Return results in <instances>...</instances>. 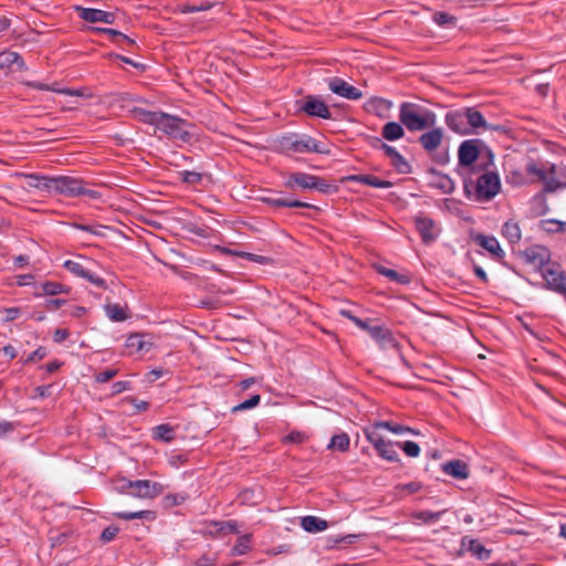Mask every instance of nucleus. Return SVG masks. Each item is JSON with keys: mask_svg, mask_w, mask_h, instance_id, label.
<instances>
[{"mask_svg": "<svg viewBox=\"0 0 566 566\" xmlns=\"http://www.w3.org/2000/svg\"><path fill=\"white\" fill-rule=\"evenodd\" d=\"M464 196L476 202H489L501 191V180L497 172L485 170L476 179L463 180Z\"/></svg>", "mask_w": 566, "mask_h": 566, "instance_id": "1", "label": "nucleus"}, {"mask_svg": "<svg viewBox=\"0 0 566 566\" xmlns=\"http://www.w3.org/2000/svg\"><path fill=\"white\" fill-rule=\"evenodd\" d=\"M398 117L409 132H423L437 124V114L423 105L402 102L399 105Z\"/></svg>", "mask_w": 566, "mask_h": 566, "instance_id": "2", "label": "nucleus"}, {"mask_svg": "<svg viewBox=\"0 0 566 566\" xmlns=\"http://www.w3.org/2000/svg\"><path fill=\"white\" fill-rule=\"evenodd\" d=\"M277 149L285 155L292 154H323L329 155L331 149L324 143L307 134L289 133L276 139Z\"/></svg>", "mask_w": 566, "mask_h": 566, "instance_id": "3", "label": "nucleus"}, {"mask_svg": "<svg viewBox=\"0 0 566 566\" xmlns=\"http://www.w3.org/2000/svg\"><path fill=\"white\" fill-rule=\"evenodd\" d=\"M54 195H63L66 197H88L97 200L101 198V192L94 189L86 188L84 181L71 176H56L54 185Z\"/></svg>", "mask_w": 566, "mask_h": 566, "instance_id": "4", "label": "nucleus"}, {"mask_svg": "<svg viewBox=\"0 0 566 566\" xmlns=\"http://www.w3.org/2000/svg\"><path fill=\"white\" fill-rule=\"evenodd\" d=\"M159 119L160 124L157 129L161 130L170 138L178 139L184 143H189L192 139V134L188 130V127H190L191 124L186 119L167 113H163Z\"/></svg>", "mask_w": 566, "mask_h": 566, "instance_id": "5", "label": "nucleus"}, {"mask_svg": "<svg viewBox=\"0 0 566 566\" xmlns=\"http://www.w3.org/2000/svg\"><path fill=\"white\" fill-rule=\"evenodd\" d=\"M367 441L374 447L378 457L389 461L398 462L399 454L395 449V444L390 440H386L381 437L379 431L371 428L364 429Z\"/></svg>", "mask_w": 566, "mask_h": 566, "instance_id": "6", "label": "nucleus"}, {"mask_svg": "<svg viewBox=\"0 0 566 566\" xmlns=\"http://www.w3.org/2000/svg\"><path fill=\"white\" fill-rule=\"evenodd\" d=\"M296 106L298 113H305L310 117L333 118L329 107L316 95H306L303 99L296 102Z\"/></svg>", "mask_w": 566, "mask_h": 566, "instance_id": "7", "label": "nucleus"}, {"mask_svg": "<svg viewBox=\"0 0 566 566\" xmlns=\"http://www.w3.org/2000/svg\"><path fill=\"white\" fill-rule=\"evenodd\" d=\"M545 287L566 297V273L559 264L552 263L542 272Z\"/></svg>", "mask_w": 566, "mask_h": 566, "instance_id": "8", "label": "nucleus"}, {"mask_svg": "<svg viewBox=\"0 0 566 566\" xmlns=\"http://www.w3.org/2000/svg\"><path fill=\"white\" fill-rule=\"evenodd\" d=\"M370 322V319H364L365 327L359 328L367 332L380 348L389 349L398 346V342L389 328L384 325H371Z\"/></svg>", "mask_w": 566, "mask_h": 566, "instance_id": "9", "label": "nucleus"}, {"mask_svg": "<svg viewBox=\"0 0 566 566\" xmlns=\"http://www.w3.org/2000/svg\"><path fill=\"white\" fill-rule=\"evenodd\" d=\"M482 147H484V143L481 139L473 138L463 140L458 148L459 166H472L479 158Z\"/></svg>", "mask_w": 566, "mask_h": 566, "instance_id": "10", "label": "nucleus"}, {"mask_svg": "<svg viewBox=\"0 0 566 566\" xmlns=\"http://www.w3.org/2000/svg\"><path fill=\"white\" fill-rule=\"evenodd\" d=\"M524 262L531 266H533L536 271L543 272L552 263L551 261V252L543 245H533L531 248L525 249L521 253Z\"/></svg>", "mask_w": 566, "mask_h": 566, "instance_id": "11", "label": "nucleus"}, {"mask_svg": "<svg viewBox=\"0 0 566 566\" xmlns=\"http://www.w3.org/2000/svg\"><path fill=\"white\" fill-rule=\"evenodd\" d=\"M164 491L163 484L150 480H135L129 495L138 499H155Z\"/></svg>", "mask_w": 566, "mask_h": 566, "instance_id": "12", "label": "nucleus"}, {"mask_svg": "<svg viewBox=\"0 0 566 566\" xmlns=\"http://www.w3.org/2000/svg\"><path fill=\"white\" fill-rule=\"evenodd\" d=\"M467 111V123L469 125V132L478 133L480 129L483 130H494V132H504V127L501 125H491L488 124L483 114L478 111L475 107H465Z\"/></svg>", "mask_w": 566, "mask_h": 566, "instance_id": "13", "label": "nucleus"}, {"mask_svg": "<svg viewBox=\"0 0 566 566\" xmlns=\"http://www.w3.org/2000/svg\"><path fill=\"white\" fill-rule=\"evenodd\" d=\"M465 107L450 111L444 116L448 128L459 135H470Z\"/></svg>", "mask_w": 566, "mask_h": 566, "instance_id": "14", "label": "nucleus"}, {"mask_svg": "<svg viewBox=\"0 0 566 566\" xmlns=\"http://www.w3.org/2000/svg\"><path fill=\"white\" fill-rule=\"evenodd\" d=\"M328 88L336 95L345 97L350 101H357L363 97V93L357 87L348 84L340 77H333L328 80Z\"/></svg>", "mask_w": 566, "mask_h": 566, "instance_id": "15", "label": "nucleus"}, {"mask_svg": "<svg viewBox=\"0 0 566 566\" xmlns=\"http://www.w3.org/2000/svg\"><path fill=\"white\" fill-rule=\"evenodd\" d=\"M413 223L424 244L433 242L438 237L434 221L427 216H416Z\"/></svg>", "mask_w": 566, "mask_h": 566, "instance_id": "16", "label": "nucleus"}, {"mask_svg": "<svg viewBox=\"0 0 566 566\" xmlns=\"http://www.w3.org/2000/svg\"><path fill=\"white\" fill-rule=\"evenodd\" d=\"M473 241L479 247L486 250L493 260L502 261L504 259L505 252L501 248V245L495 237L479 233L473 237Z\"/></svg>", "mask_w": 566, "mask_h": 566, "instance_id": "17", "label": "nucleus"}, {"mask_svg": "<svg viewBox=\"0 0 566 566\" xmlns=\"http://www.w3.org/2000/svg\"><path fill=\"white\" fill-rule=\"evenodd\" d=\"M77 11L80 18L90 23L104 22L107 24H113L116 20V14L114 12H108L101 9L78 7Z\"/></svg>", "mask_w": 566, "mask_h": 566, "instance_id": "18", "label": "nucleus"}, {"mask_svg": "<svg viewBox=\"0 0 566 566\" xmlns=\"http://www.w3.org/2000/svg\"><path fill=\"white\" fill-rule=\"evenodd\" d=\"M153 348V343L145 334H132L125 342L126 354L129 356L148 353Z\"/></svg>", "mask_w": 566, "mask_h": 566, "instance_id": "19", "label": "nucleus"}, {"mask_svg": "<svg viewBox=\"0 0 566 566\" xmlns=\"http://www.w3.org/2000/svg\"><path fill=\"white\" fill-rule=\"evenodd\" d=\"M443 139V130L441 127H431L428 132L419 137V144L427 153H433L439 148Z\"/></svg>", "mask_w": 566, "mask_h": 566, "instance_id": "20", "label": "nucleus"}, {"mask_svg": "<svg viewBox=\"0 0 566 566\" xmlns=\"http://www.w3.org/2000/svg\"><path fill=\"white\" fill-rule=\"evenodd\" d=\"M442 471L458 480H463L469 476V467L468 464L462 460H451L441 465Z\"/></svg>", "mask_w": 566, "mask_h": 566, "instance_id": "21", "label": "nucleus"}, {"mask_svg": "<svg viewBox=\"0 0 566 566\" xmlns=\"http://www.w3.org/2000/svg\"><path fill=\"white\" fill-rule=\"evenodd\" d=\"M314 180H316V176L306 174V172H294L290 175L286 180V187L293 188L295 186L301 187L303 189H313Z\"/></svg>", "mask_w": 566, "mask_h": 566, "instance_id": "22", "label": "nucleus"}, {"mask_svg": "<svg viewBox=\"0 0 566 566\" xmlns=\"http://www.w3.org/2000/svg\"><path fill=\"white\" fill-rule=\"evenodd\" d=\"M350 181H356L374 188L387 189L392 187V182L389 180H382L374 175H352L347 177Z\"/></svg>", "mask_w": 566, "mask_h": 566, "instance_id": "23", "label": "nucleus"}, {"mask_svg": "<svg viewBox=\"0 0 566 566\" xmlns=\"http://www.w3.org/2000/svg\"><path fill=\"white\" fill-rule=\"evenodd\" d=\"M36 289L40 291L35 292V296H42V295L54 296V295L62 294V293L67 294L70 292L69 287H66L65 285H63L59 282H53V281H46V282L40 283L39 285H36Z\"/></svg>", "mask_w": 566, "mask_h": 566, "instance_id": "24", "label": "nucleus"}, {"mask_svg": "<svg viewBox=\"0 0 566 566\" xmlns=\"http://www.w3.org/2000/svg\"><path fill=\"white\" fill-rule=\"evenodd\" d=\"M405 126L399 122H388L381 128V136L388 142H395L405 136Z\"/></svg>", "mask_w": 566, "mask_h": 566, "instance_id": "25", "label": "nucleus"}, {"mask_svg": "<svg viewBox=\"0 0 566 566\" xmlns=\"http://www.w3.org/2000/svg\"><path fill=\"white\" fill-rule=\"evenodd\" d=\"M369 428L375 429L376 431L379 429H386L395 434L416 433V431L410 427L387 420L376 421Z\"/></svg>", "mask_w": 566, "mask_h": 566, "instance_id": "26", "label": "nucleus"}, {"mask_svg": "<svg viewBox=\"0 0 566 566\" xmlns=\"http://www.w3.org/2000/svg\"><path fill=\"white\" fill-rule=\"evenodd\" d=\"M263 201L272 207H287V208H312L316 209L314 205L308 202L293 200L287 198H264Z\"/></svg>", "mask_w": 566, "mask_h": 566, "instance_id": "27", "label": "nucleus"}, {"mask_svg": "<svg viewBox=\"0 0 566 566\" xmlns=\"http://www.w3.org/2000/svg\"><path fill=\"white\" fill-rule=\"evenodd\" d=\"M17 66L18 70L25 67L22 56L12 51H4L0 53V67Z\"/></svg>", "mask_w": 566, "mask_h": 566, "instance_id": "28", "label": "nucleus"}, {"mask_svg": "<svg viewBox=\"0 0 566 566\" xmlns=\"http://www.w3.org/2000/svg\"><path fill=\"white\" fill-rule=\"evenodd\" d=\"M301 526L310 533L322 532L327 528L328 524L325 520L317 516L307 515L302 517Z\"/></svg>", "mask_w": 566, "mask_h": 566, "instance_id": "29", "label": "nucleus"}, {"mask_svg": "<svg viewBox=\"0 0 566 566\" xmlns=\"http://www.w3.org/2000/svg\"><path fill=\"white\" fill-rule=\"evenodd\" d=\"M133 113L135 117L140 122L154 125L157 128L158 125L160 124L159 117L163 115L164 112H153L140 107H136L134 108Z\"/></svg>", "mask_w": 566, "mask_h": 566, "instance_id": "30", "label": "nucleus"}, {"mask_svg": "<svg viewBox=\"0 0 566 566\" xmlns=\"http://www.w3.org/2000/svg\"><path fill=\"white\" fill-rule=\"evenodd\" d=\"M502 235L512 244L520 242L522 233L518 223L512 220L506 221L502 227Z\"/></svg>", "mask_w": 566, "mask_h": 566, "instance_id": "31", "label": "nucleus"}, {"mask_svg": "<svg viewBox=\"0 0 566 566\" xmlns=\"http://www.w3.org/2000/svg\"><path fill=\"white\" fill-rule=\"evenodd\" d=\"M377 272L387 279H389L392 282L399 283V284H409L411 282V277L409 274L406 273H399L396 270L388 269L385 266H377Z\"/></svg>", "mask_w": 566, "mask_h": 566, "instance_id": "32", "label": "nucleus"}, {"mask_svg": "<svg viewBox=\"0 0 566 566\" xmlns=\"http://www.w3.org/2000/svg\"><path fill=\"white\" fill-rule=\"evenodd\" d=\"M559 167L552 164L548 168L547 172V180L545 185L546 191H555L556 189L560 187H566V181H559L556 177L558 176Z\"/></svg>", "mask_w": 566, "mask_h": 566, "instance_id": "33", "label": "nucleus"}, {"mask_svg": "<svg viewBox=\"0 0 566 566\" xmlns=\"http://www.w3.org/2000/svg\"><path fill=\"white\" fill-rule=\"evenodd\" d=\"M208 525L211 527H216V534H221V533L238 534L239 533V524L234 520L209 521Z\"/></svg>", "mask_w": 566, "mask_h": 566, "instance_id": "34", "label": "nucleus"}, {"mask_svg": "<svg viewBox=\"0 0 566 566\" xmlns=\"http://www.w3.org/2000/svg\"><path fill=\"white\" fill-rule=\"evenodd\" d=\"M251 539H252L251 534H244V535L239 536L235 545L231 549V555L232 556H242V555H245L248 552H250Z\"/></svg>", "mask_w": 566, "mask_h": 566, "instance_id": "35", "label": "nucleus"}, {"mask_svg": "<svg viewBox=\"0 0 566 566\" xmlns=\"http://www.w3.org/2000/svg\"><path fill=\"white\" fill-rule=\"evenodd\" d=\"M433 186L441 189L444 193H451L454 190L453 180L446 174L436 172Z\"/></svg>", "mask_w": 566, "mask_h": 566, "instance_id": "36", "label": "nucleus"}, {"mask_svg": "<svg viewBox=\"0 0 566 566\" xmlns=\"http://www.w3.org/2000/svg\"><path fill=\"white\" fill-rule=\"evenodd\" d=\"M154 438L164 442H170L175 438V430L168 423H163L154 428Z\"/></svg>", "mask_w": 566, "mask_h": 566, "instance_id": "37", "label": "nucleus"}, {"mask_svg": "<svg viewBox=\"0 0 566 566\" xmlns=\"http://www.w3.org/2000/svg\"><path fill=\"white\" fill-rule=\"evenodd\" d=\"M105 312L107 317L113 322H124L127 318L125 310L119 304H107Z\"/></svg>", "mask_w": 566, "mask_h": 566, "instance_id": "38", "label": "nucleus"}, {"mask_svg": "<svg viewBox=\"0 0 566 566\" xmlns=\"http://www.w3.org/2000/svg\"><path fill=\"white\" fill-rule=\"evenodd\" d=\"M443 511L440 512H431V511H417L411 514V516L416 520L421 521L423 524H432L440 520Z\"/></svg>", "mask_w": 566, "mask_h": 566, "instance_id": "39", "label": "nucleus"}, {"mask_svg": "<svg viewBox=\"0 0 566 566\" xmlns=\"http://www.w3.org/2000/svg\"><path fill=\"white\" fill-rule=\"evenodd\" d=\"M329 449H337L342 452H345L349 449V437L347 433L343 432L339 434L333 436L331 443L328 444Z\"/></svg>", "mask_w": 566, "mask_h": 566, "instance_id": "40", "label": "nucleus"}, {"mask_svg": "<svg viewBox=\"0 0 566 566\" xmlns=\"http://www.w3.org/2000/svg\"><path fill=\"white\" fill-rule=\"evenodd\" d=\"M469 551L479 559L485 560L491 556V551L486 549L479 541L470 539Z\"/></svg>", "mask_w": 566, "mask_h": 566, "instance_id": "41", "label": "nucleus"}, {"mask_svg": "<svg viewBox=\"0 0 566 566\" xmlns=\"http://www.w3.org/2000/svg\"><path fill=\"white\" fill-rule=\"evenodd\" d=\"M432 20L440 27H454L457 23V18L444 11L434 12Z\"/></svg>", "mask_w": 566, "mask_h": 566, "instance_id": "42", "label": "nucleus"}, {"mask_svg": "<svg viewBox=\"0 0 566 566\" xmlns=\"http://www.w3.org/2000/svg\"><path fill=\"white\" fill-rule=\"evenodd\" d=\"M115 516L125 521L136 520V518H154L153 511H137V512H116Z\"/></svg>", "mask_w": 566, "mask_h": 566, "instance_id": "43", "label": "nucleus"}, {"mask_svg": "<svg viewBox=\"0 0 566 566\" xmlns=\"http://www.w3.org/2000/svg\"><path fill=\"white\" fill-rule=\"evenodd\" d=\"M223 252L226 254H234L242 259L259 263V264H266L269 262V258L264 255L253 254L249 252H232L230 249H223Z\"/></svg>", "mask_w": 566, "mask_h": 566, "instance_id": "44", "label": "nucleus"}, {"mask_svg": "<svg viewBox=\"0 0 566 566\" xmlns=\"http://www.w3.org/2000/svg\"><path fill=\"white\" fill-rule=\"evenodd\" d=\"M63 268L70 271L72 274L78 277L87 276V269L83 264L73 260H66L63 263Z\"/></svg>", "mask_w": 566, "mask_h": 566, "instance_id": "45", "label": "nucleus"}, {"mask_svg": "<svg viewBox=\"0 0 566 566\" xmlns=\"http://www.w3.org/2000/svg\"><path fill=\"white\" fill-rule=\"evenodd\" d=\"M261 401V396L255 394V395H252L249 399L240 402L239 405L234 406L232 408V412H238V411H243V410H248V409H251V408H254L256 407Z\"/></svg>", "mask_w": 566, "mask_h": 566, "instance_id": "46", "label": "nucleus"}, {"mask_svg": "<svg viewBox=\"0 0 566 566\" xmlns=\"http://www.w3.org/2000/svg\"><path fill=\"white\" fill-rule=\"evenodd\" d=\"M369 103L378 115H381L382 112H388L392 107V102L382 97H374Z\"/></svg>", "mask_w": 566, "mask_h": 566, "instance_id": "47", "label": "nucleus"}, {"mask_svg": "<svg viewBox=\"0 0 566 566\" xmlns=\"http://www.w3.org/2000/svg\"><path fill=\"white\" fill-rule=\"evenodd\" d=\"M390 161L392 167L400 174H409L411 171L410 165L400 154L396 155Z\"/></svg>", "mask_w": 566, "mask_h": 566, "instance_id": "48", "label": "nucleus"}, {"mask_svg": "<svg viewBox=\"0 0 566 566\" xmlns=\"http://www.w3.org/2000/svg\"><path fill=\"white\" fill-rule=\"evenodd\" d=\"M313 189L322 192V193H331L337 191V186L328 184L324 178L316 176V180H314Z\"/></svg>", "mask_w": 566, "mask_h": 566, "instance_id": "49", "label": "nucleus"}, {"mask_svg": "<svg viewBox=\"0 0 566 566\" xmlns=\"http://www.w3.org/2000/svg\"><path fill=\"white\" fill-rule=\"evenodd\" d=\"M525 170L527 174L536 176L539 181H544L546 184L547 172L545 169L537 167L535 161L531 160L527 163Z\"/></svg>", "mask_w": 566, "mask_h": 566, "instance_id": "50", "label": "nucleus"}, {"mask_svg": "<svg viewBox=\"0 0 566 566\" xmlns=\"http://www.w3.org/2000/svg\"><path fill=\"white\" fill-rule=\"evenodd\" d=\"M133 483L132 480L119 478L113 482V489L118 493L129 494V491H133Z\"/></svg>", "mask_w": 566, "mask_h": 566, "instance_id": "51", "label": "nucleus"}, {"mask_svg": "<svg viewBox=\"0 0 566 566\" xmlns=\"http://www.w3.org/2000/svg\"><path fill=\"white\" fill-rule=\"evenodd\" d=\"M179 174H180L181 180L188 185L195 186V185L200 184L202 180V175L197 171L184 170V171H180Z\"/></svg>", "mask_w": 566, "mask_h": 566, "instance_id": "52", "label": "nucleus"}, {"mask_svg": "<svg viewBox=\"0 0 566 566\" xmlns=\"http://www.w3.org/2000/svg\"><path fill=\"white\" fill-rule=\"evenodd\" d=\"M403 452L411 458H416L420 454V447L413 441H405L403 443H397Z\"/></svg>", "mask_w": 566, "mask_h": 566, "instance_id": "53", "label": "nucleus"}, {"mask_svg": "<svg viewBox=\"0 0 566 566\" xmlns=\"http://www.w3.org/2000/svg\"><path fill=\"white\" fill-rule=\"evenodd\" d=\"M117 374L118 369L108 368L104 371L95 374L94 379L97 384H104L113 379L115 376H117Z\"/></svg>", "mask_w": 566, "mask_h": 566, "instance_id": "54", "label": "nucleus"}, {"mask_svg": "<svg viewBox=\"0 0 566 566\" xmlns=\"http://www.w3.org/2000/svg\"><path fill=\"white\" fill-rule=\"evenodd\" d=\"M306 434L301 431H292L283 438L284 443L301 444L306 440Z\"/></svg>", "mask_w": 566, "mask_h": 566, "instance_id": "55", "label": "nucleus"}, {"mask_svg": "<svg viewBox=\"0 0 566 566\" xmlns=\"http://www.w3.org/2000/svg\"><path fill=\"white\" fill-rule=\"evenodd\" d=\"M92 31L93 32H97V33L107 34L109 36V39L113 41V43H115L116 45L119 44V38H120L122 32H119V31H117L115 29H111V28H93Z\"/></svg>", "mask_w": 566, "mask_h": 566, "instance_id": "56", "label": "nucleus"}, {"mask_svg": "<svg viewBox=\"0 0 566 566\" xmlns=\"http://www.w3.org/2000/svg\"><path fill=\"white\" fill-rule=\"evenodd\" d=\"M125 402H129L135 408V413L140 411H146L149 407V403L145 400H138L137 398L133 396H127L123 399Z\"/></svg>", "mask_w": 566, "mask_h": 566, "instance_id": "57", "label": "nucleus"}, {"mask_svg": "<svg viewBox=\"0 0 566 566\" xmlns=\"http://www.w3.org/2000/svg\"><path fill=\"white\" fill-rule=\"evenodd\" d=\"M39 184L40 190L48 191L49 193H54L55 177L42 175Z\"/></svg>", "mask_w": 566, "mask_h": 566, "instance_id": "58", "label": "nucleus"}, {"mask_svg": "<svg viewBox=\"0 0 566 566\" xmlns=\"http://www.w3.org/2000/svg\"><path fill=\"white\" fill-rule=\"evenodd\" d=\"M118 532H119V528L117 526H115V525L107 526L102 532L99 538L103 543H109L116 537Z\"/></svg>", "mask_w": 566, "mask_h": 566, "instance_id": "59", "label": "nucleus"}, {"mask_svg": "<svg viewBox=\"0 0 566 566\" xmlns=\"http://www.w3.org/2000/svg\"><path fill=\"white\" fill-rule=\"evenodd\" d=\"M48 355V350L45 347L40 346L34 352H32L24 360L23 364L34 363L36 360L43 359Z\"/></svg>", "mask_w": 566, "mask_h": 566, "instance_id": "60", "label": "nucleus"}, {"mask_svg": "<svg viewBox=\"0 0 566 566\" xmlns=\"http://www.w3.org/2000/svg\"><path fill=\"white\" fill-rule=\"evenodd\" d=\"M73 227L75 229L92 233L94 235H103V227L102 226H90V224H83V223H73Z\"/></svg>", "mask_w": 566, "mask_h": 566, "instance_id": "61", "label": "nucleus"}, {"mask_svg": "<svg viewBox=\"0 0 566 566\" xmlns=\"http://www.w3.org/2000/svg\"><path fill=\"white\" fill-rule=\"evenodd\" d=\"M83 279L87 280L88 282H91L93 285H95L96 287H98L101 290L107 289L106 281L104 279L93 274L88 270H87V276H84Z\"/></svg>", "mask_w": 566, "mask_h": 566, "instance_id": "62", "label": "nucleus"}, {"mask_svg": "<svg viewBox=\"0 0 566 566\" xmlns=\"http://www.w3.org/2000/svg\"><path fill=\"white\" fill-rule=\"evenodd\" d=\"M27 85L39 91H50L59 93V87L56 86V84L50 85L41 82H28Z\"/></svg>", "mask_w": 566, "mask_h": 566, "instance_id": "63", "label": "nucleus"}, {"mask_svg": "<svg viewBox=\"0 0 566 566\" xmlns=\"http://www.w3.org/2000/svg\"><path fill=\"white\" fill-rule=\"evenodd\" d=\"M216 557H212L208 554H203L198 559H196L192 566H213L216 564Z\"/></svg>", "mask_w": 566, "mask_h": 566, "instance_id": "64", "label": "nucleus"}]
</instances>
